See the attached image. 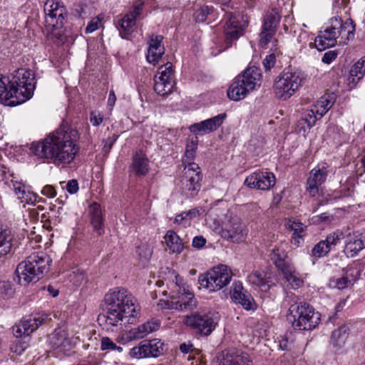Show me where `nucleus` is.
I'll return each mask as SVG.
<instances>
[{"label":"nucleus","mask_w":365,"mask_h":365,"mask_svg":"<svg viewBox=\"0 0 365 365\" xmlns=\"http://www.w3.org/2000/svg\"><path fill=\"white\" fill-rule=\"evenodd\" d=\"M79 133L76 129L62 124L42 141L33 143L30 150L40 158L74 160L79 151V147L77 145Z\"/></svg>","instance_id":"f257e3e1"},{"label":"nucleus","mask_w":365,"mask_h":365,"mask_svg":"<svg viewBox=\"0 0 365 365\" xmlns=\"http://www.w3.org/2000/svg\"><path fill=\"white\" fill-rule=\"evenodd\" d=\"M106 313L100 314L98 321L110 327L125 323L133 324L139 314L136 299L124 288L117 287L105 295Z\"/></svg>","instance_id":"f03ea898"},{"label":"nucleus","mask_w":365,"mask_h":365,"mask_svg":"<svg viewBox=\"0 0 365 365\" xmlns=\"http://www.w3.org/2000/svg\"><path fill=\"white\" fill-rule=\"evenodd\" d=\"M315 38L314 44L319 51L336 44H348L354 38L356 24L351 19L343 20L341 17H331Z\"/></svg>","instance_id":"7ed1b4c3"},{"label":"nucleus","mask_w":365,"mask_h":365,"mask_svg":"<svg viewBox=\"0 0 365 365\" xmlns=\"http://www.w3.org/2000/svg\"><path fill=\"white\" fill-rule=\"evenodd\" d=\"M51 262V258L44 252L31 254L16 269L19 283L26 285L38 282L48 271Z\"/></svg>","instance_id":"20e7f679"},{"label":"nucleus","mask_w":365,"mask_h":365,"mask_svg":"<svg viewBox=\"0 0 365 365\" xmlns=\"http://www.w3.org/2000/svg\"><path fill=\"white\" fill-rule=\"evenodd\" d=\"M287 320L292 323L296 330H312L316 328L320 322V314L307 302L292 304L287 315Z\"/></svg>","instance_id":"39448f33"},{"label":"nucleus","mask_w":365,"mask_h":365,"mask_svg":"<svg viewBox=\"0 0 365 365\" xmlns=\"http://www.w3.org/2000/svg\"><path fill=\"white\" fill-rule=\"evenodd\" d=\"M260 78L259 68L255 66L247 68L234 79L227 92L228 98L235 101L245 98L255 89Z\"/></svg>","instance_id":"423d86ee"},{"label":"nucleus","mask_w":365,"mask_h":365,"mask_svg":"<svg viewBox=\"0 0 365 365\" xmlns=\"http://www.w3.org/2000/svg\"><path fill=\"white\" fill-rule=\"evenodd\" d=\"M304 80L302 72L284 70L274 83V91L277 98L282 101L289 99L302 86Z\"/></svg>","instance_id":"0eeeda50"},{"label":"nucleus","mask_w":365,"mask_h":365,"mask_svg":"<svg viewBox=\"0 0 365 365\" xmlns=\"http://www.w3.org/2000/svg\"><path fill=\"white\" fill-rule=\"evenodd\" d=\"M11 83V86L17 91L22 93L21 94L16 93L17 102L11 103L13 105H17L25 102L33 96L36 82L34 73L31 70L21 68L14 72Z\"/></svg>","instance_id":"6e6552de"},{"label":"nucleus","mask_w":365,"mask_h":365,"mask_svg":"<svg viewBox=\"0 0 365 365\" xmlns=\"http://www.w3.org/2000/svg\"><path fill=\"white\" fill-rule=\"evenodd\" d=\"M232 277L230 269L227 265L220 264L200 274L198 282L201 287L210 292H216L226 287L230 282Z\"/></svg>","instance_id":"1a4fd4ad"},{"label":"nucleus","mask_w":365,"mask_h":365,"mask_svg":"<svg viewBox=\"0 0 365 365\" xmlns=\"http://www.w3.org/2000/svg\"><path fill=\"white\" fill-rule=\"evenodd\" d=\"M184 323L195 332L208 336L215 329L217 324L215 314L212 312L197 311L184 318Z\"/></svg>","instance_id":"9d476101"},{"label":"nucleus","mask_w":365,"mask_h":365,"mask_svg":"<svg viewBox=\"0 0 365 365\" xmlns=\"http://www.w3.org/2000/svg\"><path fill=\"white\" fill-rule=\"evenodd\" d=\"M154 81V90L159 96H165L173 91L175 83L172 63L167 62L158 68Z\"/></svg>","instance_id":"9b49d317"},{"label":"nucleus","mask_w":365,"mask_h":365,"mask_svg":"<svg viewBox=\"0 0 365 365\" xmlns=\"http://www.w3.org/2000/svg\"><path fill=\"white\" fill-rule=\"evenodd\" d=\"M44 12L47 26L53 30L63 27L67 12L61 1L47 0L44 5Z\"/></svg>","instance_id":"f8f14e48"},{"label":"nucleus","mask_w":365,"mask_h":365,"mask_svg":"<svg viewBox=\"0 0 365 365\" xmlns=\"http://www.w3.org/2000/svg\"><path fill=\"white\" fill-rule=\"evenodd\" d=\"M279 21L280 16L277 11L272 10L266 14L264 17L262 31L259 34V43L261 47H267L269 42H270L276 33Z\"/></svg>","instance_id":"ddd939ff"},{"label":"nucleus","mask_w":365,"mask_h":365,"mask_svg":"<svg viewBox=\"0 0 365 365\" xmlns=\"http://www.w3.org/2000/svg\"><path fill=\"white\" fill-rule=\"evenodd\" d=\"M247 234V229L237 217L228 220L220 232L222 238L232 242H240L244 240Z\"/></svg>","instance_id":"4468645a"},{"label":"nucleus","mask_w":365,"mask_h":365,"mask_svg":"<svg viewBox=\"0 0 365 365\" xmlns=\"http://www.w3.org/2000/svg\"><path fill=\"white\" fill-rule=\"evenodd\" d=\"M47 317L48 316L46 314H36L23 318L19 324L13 328L14 336L17 338L22 336V335L29 336L43 324Z\"/></svg>","instance_id":"2eb2a0df"},{"label":"nucleus","mask_w":365,"mask_h":365,"mask_svg":"<svg viewBox=\"0 0 365 365\" xmlns=\"http://www.w3.org/2000/svg\"><path fill=\"white\" fill-rule=\"evenodd\" d=\"M48 345L59 357L69 355L73 348L71 340L61 329H56L48 336Z\"/></svg>","instance_id":"dca6fc26"},{"label":"nucleus","mask_w":365,"mask_h":365,"mask_svg":"<svg viewBox=\"0 0 365 365\" xmlns=\"http://www.w3.org/2000/svg\"><path fill=\"white\" fill-rule=\"evenodd\" d=\"M182 183L185 190L196 192L200 189L202 174L200 168L195 162H189L184 168Z\"/></svg>","instance_id":"f3484780"},{"label":"nucleus","mask_w":365,"mask_h":365,"mask_svg":"<svg viewBox=\"0 0 365 365\" xmlns=\"http://www.w3.org/2000/svg\"><path fill=\"white\" fill-rule=\"evenodd\" d=\"M245 184L250 187L267 190L275 184V177L268 172L253 173L246 178Z\"/></svg>","instance_id":"a211bd4d"},{"label":"nucleus","mask_w":365,"mask_h":365,"mask_svg":"<svg viewBox=\"0 0 365 365\" xmlns=\"http://www.w3.org/2000/svg\"><path fill=\"white\" fill-rule=\"evenodd\" d=\"M142 10L143 5L139 4L118 21L117 28L123 38H128V36L135 31L136 20L140 16Z\"/></svg>","instance_id":"6ab92c4d"},{"label":"nucleus","mask_w":365,"mask_h":365,"mask_svg":"<svg viewBox=\"0 0 365 365\" xmlns=\"http://www.w3.org/2000/svg\"><path fill=\"white\" fill-rule=\"evenodd\" d=\"M344 252L348 257H356L365 248V235L354 232L346 234Z\"/></svg>","instance_id":"aec40b11"},{"label":"nucleus","mask_w":365,"mask_h":365,"mask_svg":"<svg viewBox=\"0 0 365 365\" xmlns=\"http://www.w3.org/2000/svg\"><path fill=\"white\" fill-rule=\"evenodd\" d=\"M327 173V167L325 163L319 164L311 170L310 176L307 182V190L311 195L314 196L318 193L319 187L326 180Z\"/></svg>","instance_id":"412c9836"},{"label":"nucleus","mask_w":365,"mask_h":365,"mask_svg":"<svg viewBox=\"0 0 365 365\" xmlns=\"http://www.w3.org/2000/svg\"><path fill=\"white\" fill-rule=\"evenodd\" d=\"M225 118V113H220L213 118L194 123L189 127V129L195 135L210 133L216 130L222 124Z\"/></svg>","instance_id":"4be33fe9"},{"label":"nucleus","mask_w":365,"mask_h":365,"mask_svg":"<svg viewBox=\"0 0 365 365\" xmlns=\"http://www.w3.org/2000/svg\"><path fill=\"white\" fill-rule=\"evenodd\" d=\"M163 36L161 35H151L148 41L146 59L148 63L155 65L165 53V47L163 44Z\"/></svg>","instance_id":"5701e85b"},{"label":"nucleus","mask_w":365,"mask_h":365,"mask_svg":"<svg viewBox=\"0 0 365 365\" xmlns=\"http://www.w3.org/2000/svg\"><path fill=\"white\" fill-rule=\"evenodd\" d=\"M173 304L175 309L180 311H191L197 305V301L194 297V294L185 289L179 288V293H173Z\"/></svg>","instance_id":"b1692460"},{"label":"nucleus","mask_w":365,"mask_h":365,"mask_svg":"<svg viewBox=\"0 0 365 365\" xmlns=\"http://www.w3.org/2000/svg\"><path fill=\"white\" fill-rule=\"evenodd\" d=\"M160 322L156 319H152L148 322L139 325L138 327L130 329L127 337L130 340L140 339L159 329Z\"/></svg>","instance_id":"393cba45"},{"label":"nucleus","mask_w":365,"mask_h":365,"mask_svg":"<svg viewBox=\"0 0 365 365\" xmlns=\"http://www.w3.org/2000/svg\"><path fill=\"white\" fill-rule=\"evenodd\" d=\"M16 93H22L17 91L11 86V80L9 78L0 75V102L4 105L14 106L11 103L17 102Z\"/></svg>","instance_id":"a878e982"},{"label":"nucleus","mask_w":365,"mask_h":365,"mask_svg":"<svg viewBox=\"0 0 365 365\" xmlns=\"http://www.w3.org/2000/svg\"><path fill=\"white\" fill-rule=\"evenodd\" d=\"M88 213L93 231L99 235H103L105 232V228L101 205L96 202H92L89 205Z\"/></svg>","instance_id":"bb28decb"},{"label":"nucleus","mask_w":365,"mask_h":365,"mask_svg":"<svg viewBox=\"0 0 365 365\" xmlns=\"http://www.w3.org/2000/svg\"><path fill=\"white\" fill-rule=\"evenodd\" d=\"M217 365H252L247 354L238 351L228 350L224 352L222 358Z\"/></svg>","instance_id":"cd10ccee"},{"label":"nucleus","mask_w":365,"mask_h":365,"mask_svg":"<svg viewBox=\"0 0 365 365\" xmlns=\"http://www.w3.org/2000/svg\"><path fill=\"white\" fill-rule=\"evenodd\" d=\"M247 280L255 289L262 292H266L269 289V281L267 277V274L262 271H253L247 276Z\"/></svg>","instance_id":"c85d7f7f"},{"label":"nucleus","mask_w":365,"mask_h":365,"mask_svg":"<svg viewBox=\"0 0 365 365\" xmlns=\"http://www.w3.org/2000/svg\"><path fill=\"white\" fill-rule=\"evenodd\" d=\"M270 258L280 272L285 270L288 266L293 264L288 258L285 250L282 247H276L273 248L270 254Z\"/></svg>","instance_id":"c756f323"},{"label":"nucleus","mask_w":365,"mask_h":365,"mask_svg":"<svg viewBox=\"0 0 365 365\" xmlns=\"http://www.w3.org/2000/svg\"><path fill=\"white\" fill-rule=\"evenodd\" d=\"M365 76V56L359 59L351 68L348 81L356 86Z\"/></svg>","instance_id":"7c9ffc66"},{"label":"nucleus","mask_w":365,"mask_h":365,"mask_svg":"<svg viewBox=\"0 0 365 365\" xmlns=\"http://www.w3.org/2000/svg\"><path fill=\"white\" fill-rule=\"evenodd\" d=\"M335 101L336 98L334 93L322 96L313 106L314 112L319 115V118H322L333 106Z\"/></svg>","instance_id":"2f4dec72"},{"label":"nucleus","mask_w":365,"mask_h":365,"mask_svg":"<svg viewBox=\"0 0 365 365\" xmlns=\"http://www.w3.org/2000/svg\"><path fill=\"white\" fill-rule=\"evenodd\" d=\"M167 247L173 253H180L184 250V245L180 237L173 230H168L165 235Z\"/></svg>","instance_id":"473e14b6"},{"label":"nucleus","mask_w":365,"mask_h":365,"mask_svg":"<svg viewBox=\"0 0 365 365\" xmlns=\"http://www.w3.org/2000/svg\"><path fill=\"white\" fill-rule=\"evenodd\" d=\"M147 349L148 357H158L162 355L165 350V344L158 339L143 340Z\"/></svg>","instance_id":"72a5a7b5"},{"label":"nucleus","mask_w":365,"mask_h":365,"mask_svg":"<svg viewBox=\"0 0 365 365\" xmlns=\"http://www.w3.org/2000/svg\"><path fill=\"white\" fill-rule=\"evenodd\" d=\"M287 227L293 232L294 245L299 246L304 236L305 226L297 219H289L287 223Z\"/></svg>","instance_id":"f704fd0d"},{"label":"nucleus","mask_w":365,"mask_h":365,"mask_svg":"<svg viewBox=\"0 0 365 365\" xmlns=\"http://www.w3.org/2000/svg\"><path fill=\"white\" fill-rule=\"evenodd\" d=\"M12 242L11 232L0 227V257L11 252L13 246Z\"/></svg>","instance_id":"c9c22d12"},{"label":"nucleus","mask_w":365,"mask_h":365,"mask_svg":"<svg viewBox=\"0 0 365 365\" xmlns=\"http://www.w3.org/2000/svg\"><path fill=\"white\" fill-rule=\"evenodd\" d=\"M281 273L292 288L297 289L302 285L303 280L300 278L299 274L296 272L295 267L293 264L288 266V267Z\"/></svg>","instance_id":"e433bc0d"},{"label":"nucleus","mask_w":365,"mask_h":365,"mask_svg":"<svg viewBox=\"0 0 365 365\" xmlns=\"http://www.w3.org/2000/svg\"><path fill=\"white\" fill-rule=\"evenodd\" d=\"M349 328L346 325H343L339 327L337 329H335L331 334V344L336 347H341L349 335L348 333Z\"/></svg>","instance_id":"4c0bfd02"},{"label":"nucleus","mask_w":365,"mask_h":365,"mask_svg":"<svg viewBox=\"0 0 365 365\" xmlns=\"http://www.w3.org/2000/svg\"><path fill=\"white\" fill-rule=\"evenodd\" d=\"M233 300L242 305V307L247 310H251L255 309V304L254 299L252 295L247 292L243 293H235L232 296Z\"/></svg>","instance_id":"58836bf2"},{"label":"nucleus","mask_w":365,"mask_h":365,"mask_svg":"<svg viewBox=\"0 0 365 365\" xmlns=\"http://www.w3.org/2000/svg\"><path fill=\"white\" fill-rule=\"evenodd\" d=\"M330 252V249L324 240L317 243L312 250V255L317 258L325 257Z\"/></svg>","instance_id":"ea45409f"},{"label":"nucleus","mask_w":365,"mask_h":365,"mask_svg":"<svg viewBox=\"0 0 365 365\" xmlns=\"http://www.w3.org/2000/svg\"><path fill=\"white\" fill-rule=\"evenodd\" d=\"M129 355L131 358L138 359L148 358L145 343H143L142 341L138 344V346L132 348L130 350Z\"/></svg>","instance_id":"a19ab883"},{"label":"nucleus","mask_w":365,"mask_h":365,"mask_svg":"<svg viewBox=\"0 0 365 365\" xmlns=\"http://www.w3.org/2000/svg\"><path fill=\"white\" fill-rule=\"evenodd\" d=\"M212 12V7L208 6H200L196 9L193 16L196 22H205L207 16Z\"/></svg>","instance_id":"79ce46f5"},{"label":"nucleus","mask_w":365,"mask_h":365,"mask_svg":"<svg viewBox=\"0 0 365 365\" xmlns=\"http://www.w3.org/2000/svg\"><path fill=\"white\" fill-rule=\"evenodd\" d=\"M345 237V235L342 230H336L328 235L324 240V242L329 246V248L331 250L332 246H336L337 243L340 241V240Z\"/></svg>","instance_id":"37998d69"},{"label":"nucleus","mask_w":365,"mask_h":365,"mask_svg":"<svg viewBox=\"0 0 365 365\" xmlns=\"http://www.w3.org/2000/svg\"><path fill=\"white\" fill-rule=\"evenodd\" d=\"M136 252L142 261H148L153 254V250L148 245L143 244L137 247Z\"/></svg>","instance_id":"c03bdc74"},{"label":"nucleus","mask_w":365,"mask_h":365,"mask_svg":"<svg viewBox=\"0 0 365 365\" xmlns=\"http://www.w3.org/2000/svg\"><path fill=\"white\" fill-rule=\"evenodd\" d=\"M351 281L346 276H343L339 278H332L329 281V287L331 288H337L342 289L346 288Z\"/></svg>","instance_id":"a18cd8bd"},{"label":"nucleus","mask_w":365,"mask_h":365,"mask_svg":"<svg viewBox=\"0 0 365 365\" xmlns=\"http://www.w3.org/2000/svg\"><path fill=\"white\" fill-rule=\"evenodd\" d=\"M101 349L116 351L119 353L123 351V348L118 346L108 337H103L101 339Z\"/></svg>","instance_id":"49530a36"},{"label":"nucleus","mask_w":365,"mask_h":365,"mask_svg":"<svg viewBox=\"0 0 365 365\" xmlns=\"http://www.w3.org/2000/svg\"><path fill=\"white\" fill-rule=\"evenodd\" d=\"M131 169L138 175H145L148 171V166L146 161H134Z\"/></svg>","instance_id":"de8ad7c7"},{"label":"nucleus","mask_w":365,"mask_h":365,"mask_svg":"<svg viewBox=\"0 0 365 365\" xmlns=\"http://www.w3.org/2000/svg\"><path fill=\"white\" fill-rule=\"evenodd\" d=\"M14 294L12 284L9 281L0 282V295L3 298H9Z\"/></svg>","instance_id":"09e8293b"},{"label":"nucleus","mask_w":365,"mask_h":365,"mask_svg":"<svg viewBox=\"0 0 365 365\" xmlns=\"http://www.w3.org/2000/svg\"><path fill=\"white\" fill-rule=\"evenodd\" d=\"M320 118H321L319 117V115L314 112V108L312 107V109L307 110L304 114V120L307 123L308 127L311 128L315 124L317 120Z\"/></svg>","instance_id":"8fccbe9b"},{"label":"nucleus","mask_w":365,"mask_h":365,"mask_svg":"<svg viewBox=\"0 0 365 365\" xmlns=\"http://www.w3.org/2000/svg\"><path fill=\"white\" fill-rule=\"evenodd\" d=\"M20 200L21 202H26L27 204H34L36 202L43 201L38 195L30 191H26V195L21 196Z\"/></svg>","instance_id":"3c124183"},{"label":"nucleus","mask_w":365,"mask_h":365,"mask_svg":"<svg viewBox=\"0 0 365 365\" xmlns=\"http://www.w3.org/2000/svg\"><path fill=\"white\" fill-rule=\"evenodd\" d=\"M197 138L195 137V140H191V141L187 143L185 150V155L188 159L193 158L195 157L194 154L197 149Z\"/></svg>","instance_id":"603ef678"},{"label":"nucleus","mask_w":365,"mask_h":365,"mask_svg":"<svg viewBox=\"0 0 365 365\" xmlns=\"http://www.w3.org/2000/svg\"><path fill=\"white\" fill-rule=\"evenodd\" d=\"M13 189L14 191L17 196V197L21 200V196L26 195V190L25 189V185L21 182H15L13 183Z\"/></svg>","instance_id":"864d4df0"},{"label":"nucleus","mask_w":365,"mask_h":365,"mask_svg":"<svg viewBox=\"0 0 365 365\" xmlns=\"http://www.w3.org/2000/svg\"><path fill=\"white\" fill-rule=\"evenodd\" d=\"M338 53L335 51H329L326 52L322 57V62L326 64H330L337 57Z\"/></svg>","instance_id":"5fc2aeb1"},{"label":"nucleus","mask_w":365,"mask_h":365,"mask_svg":"<svg viewBox=\"0 0 365 365\" xmlns=\"http://www.w3.org/2000/svg\"><path fill=\"white\" fill-rule=\"evenodd\" d=\"M66 189L70 194H76L79 189L78 181L76 180H69L66 184Z\"/></svg>","instance_id":"6e6d98bb"},{"label":"nucleus","mask_w":365,"mask_h":365,"mask_svg":"<svg viewBox=\"0 0 365 365\" xmlns=\"http://www.w3.org/2000/svg\"><path fill=\"white\" fill-rule=\"evenodd\" d=\"M276 61V57L274 53H271L266 56L263 61V65L266 70H269L274 67Z\"/></svg>","instance_id":"4d7b16f0"},{"label":"nucleus","mask_w":365,"mask_h":365,"mask_svg":"<svg viewBox=\"0 0 365 365\" xmlns=\"http://www.w3.org/2000/svg\"><path fill=\"white\" fill-rule=\"evenodd\" d=\"M170 299V301L160 300V302L158 304V306L160 309H175V305L173 304V294L171 295Z\"/></svg>","instance_id":"13d9d810"},{"label":"nucleus","mask_w":365,"mask_h":365,"mask_svg":"<svg viewBox=\"0 0 365 365\" xmlns=\"http://www.w3.org/2000/svg\"><path fill=\"white\" fill-rule=\"evenodd\" d=\"M41 193L49 198H53L56 195V191L55 188L52 185H47L43 187Z\"/></svg>","instance_id":"bf43d9fd"},{"label":"nucleus","mask_w":365,"mask_h":365,"mask_svg":"<svg viewBox=\"0 0 365 365\" xmlns=\"http://www.w3.org/2000/svg\"><path fill=\"white\" fill-rule=\"evenodd\" d=\"M100 21L98 19H92L86 28V33H92L98 29Z\"/></svg>","instance_id":"052dcab7"},{"label":"nucleus","mask_w":365,"mask_h":365,"mask_svg":"<svg viewBox=\"0 0 365 365\" xmlns=\"http://www.w3.org/2000/svg\"><path fill=\"white\" fill-rule=\"evenodd\" d=\"M206 240L202 236H196L193 238L192 245L195 248H202L205 246Z\"/></svg>","instance_id":"680f3d73"},{"label":"nucleus","mask_w":365,"mask_h":365,"mask_svg":"<svg viewBox=\"0 0 365 365\" xmlns=\"http://www.w3.org/2000/svg\"><path fill=\"white\" fill-rule=\"evenodd\" d=\"M90 120L93 125L97 126L99 125L103 122V117L101 115L100 113L92 112L91 113Z\"/></svg>","instance_id":"e2e57ef3"},{"label":"nucleus","mask_w":365,"mask_h":365,"mask_svg":"<svg viewBox=\"0 0 365 365\" xmlns=\"http://www.w3.org/2000/svg\"><path fill=\"white\" fill-rule=\"evenodd\" d=\"M180 350L184 354H187L193 350V346L190 344L182 343L180 345Z\"/></svg>","instance_id":"0e129e2a"},{"label":"nucleus","mask_w":365,"mask_h":365,"mask_svg":"<svg viewBox=\"0 0 365 365\" xmlns=\"http://www.w3.org/2000/svg\"><path fill=\"white\" fill-rule=\"evenodd\" d=\"M115 101L116 97L115 95V92L113 90H110L108 98V106L110 107H113L115 105Z\"/></svg>","instance_id":"69168bd1"},{"label":"nucleus","mask_w":365,"mask_h":365,"mask_svg":"<svg viewBox=\"0 0 365 365\" xmlns=\"http://www.w3.org/2000/svg\"><path fill=\"white\" fill-rule=\"evenodd\" d=\"M188 219V217L185 215V212L181 213L180 215H178L175 217V222L177 224H182L184 221L186 222Z\"/></svg>","instance_id":"338daca9"},{"label":"nucleus","mask_w":365,"mask_h":365,"mask_svg":"<svg viewBox=\"0 0 365 365\" xmlns=\"http://www.w3.org/2000/svg\"><path fill=\"white\" fill-rule=\"evenodd\" d=\"M185 214L188 217V219L190 220L198 215V210L196 209L190 210L187 212H185Z\"/></svg>","instance_id":"774afa93"}]
</instances>
